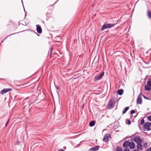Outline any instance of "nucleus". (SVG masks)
<instances>
[{
	"instance_id": "1",
	"label": "nucleus",
	"mask_w": 151,
	"mask_h": 151,
	"mask_svg": "<svg viewBox=\"0 0 151 151\" xmlns=\"http://www.w3.org/2000/svg\"><path fill=\"white\" fill-rule=\"evenodd\" d=\"M115 100L114 98L110 100L107 106V108L108 109H109L114 107L115 105Z\"/></svg>"
},
{
	"instance_id": "2",
	"label": "nucleus",
	"mask_w": 151,
	"mask_h": 151,
	"mask_svg": "<svg viewBox=\"0 0 151 151\" xmlns=\"http://www.w3.org/2000/svg\"><path fill=\"white\" fill-rule=\"evenodd\" d=\"M114 24H104L101 27V31H103L105 29L108 28H111L112 27L114 26Z\"/></svg>"
},
{
	"instance_id": "3",
	"label": "nucleus",
	"mask_w": 151,
	"mask_h": 151,
	"mask_svg": "<svg viewBox=\"0 0 151 151\" xmlns=\"http://www.w3.org/2000/svg\"><path fill=\"white\" fill-rule=\"evenodd\" d=\"M151 126V123L150 122H147L145 123L143 125L144 130L146 131H150L151 129L150 127Z\"/></svg>"
},
{
	"instance_id": "4",
	"label": "nucleus",
	"mask_w": 151,
	"mask_h": 151,
	"mask_svg": "<svg viewBox=\"0 0 151 151\" xmlns=\"http://www.w3.org/2000/svg\"><path fill=\"white\" fill-rule=\"evenodd\" d=\"M104 73V72H102L100 75L95 76L94 78V81H96L101 79L103 77Z\"/></svg>"
},
{
	"instance_id": "5",
	"label": "nucleus",
	"mask_w": 151,
	"mask_h": 151,
	"mask_svg": "<svg viewBox=\"0 0 151 151\" xmlns=\"http://www.w3.org/2000/svg\"><path fill=\"white\" fill-rule=\"evenodd\" d=\"M142 93H140L138 96L137 100V103L138 104H141L142 103Z\"/></svg>"
},
{
	"instance_id": "6",
	"label": "nucleus",
	"mask_w": 151,
	"mask_h": 151,
	"mask_svg": "<svg viewBox=\"0 0 151 151\" xmlns=\"http://www.w3.org/2000/svg\"><path fill=\"white\" fill-rule=\"evenodd\" d=\"M134 141L137 144L142 143V141L139 136L136 137L134 138Z\"/></svg>"
},
{
	"instance_id": "7",
	"label": "nucleus",
	"mask_w": 151,
	"mask_h": 151,
	"mask_svg": "<svg viewBox=\"0 0 151 151\" xmlns=\"http://www.w3.org/2000/svg\"><path fill=\"white\" fill-rule=\"evenodd\" d=\"M110 137V135L109 134H106L104 135L103 139V141L105 142H107L109 140V138Z\"/></svg>"
},
{
	"instance_id": "8",
	"label": "nucleus",
	"mask_w": 151,
	"mask_h": 151,
	"mask_svg": "<svg viewBox=\"0 0 151 151\" xmlns=\"http://www.w3.org/2000/svg\"><path fill=\"white\" fill-rule=\"evenodd\" d=\"M12 89L10 88H4L0 92V94L3 95L4 93L7 92L9 91H11Z\"/></svg>"
},
{
	"instance_id": "9",
	"label": "nucleus",
	"mask_w": 151,
	"mask_h": 151,
	"mask_svg": "<svg viewBox=\"0 0 151 151\" xmlns=\"http://www.w3.org/2000/svg\"><path fill=\"white\" fill-rule=\"evenodd\" d=\"M100 146L99 145H97L95 147H91L89 150V151H97L99 148Z\"/></svg>"
},
{
	"instance_id": "10",
	"label": "nucleus",
	"mask_w": 151,
	"mask_h": 151,
	"mask_svg": "<svg viewBox=\"0 0 151 151\" xmlns=\"http://www.w3.org/2000/svg\"><path fill=\"white\" fill-rule=\"evenodd\" d=\"M36 26L37 32L39 34H41L42 33V29L40 26L39 25H37Z\"/></svg>"
},
{
	"instance_id": "11",
	"label": "nucleus",
	"mask_w": 151,
	"mask_h": 151,
	"mask_svg": "<svg viewBox=\"0 0 151 151\" xmlns=\"http://www.w3.org/2000/svg\"><path fill=\"white\" fill-rule=\"evenodd\" d=\"M130 142L128 141H127L124 142L123 144V146L124 148H127L129 146Z\"/></svg>"
},
{
	"instance_id": "12",
	"label": "nucleus",
	"mask_w": 151,
	"mask_h": 151,
	"mask_svg": "<svg viewBox=\"0 0 151 151\" xmlns=\"http://www.w3.org/2000/svg\"><path fill=\"white\" fill-rule=\"evenodd\" d=\"M129 148L131 149H134L135 148V145L133 142H131L129 143Z\"/></svg>"
},
{
	"instance_id": "13",
	"label": "nucleus",
	"mask_w": 151,
	"mask_h": 151,
	"mask_svg": "<svg viewBox=\"0 0 151 151\" xmlns=\"http://www.w3.org/2000/svg\"><path fill=\"white\" fill-rule=\"evenodd\" d=\"M151 89V86L148 85L147 84L145 86V89L146 91H150Z\"/></svg>"
},
{
	"instance_id": "14",
	"label": "nucleus",
	"mask_w": 151,
	"mask_h": 151,
	"mask_svg": "<svg viewBox=\"0 0 151 151\" xmlns=\"http://www.w3.org/2000/svg\"><path fill=\"white\" fill-rule=\"evenodd\" d=\"M137 147L138 150H142V146L141 145V143H139L137 144Z\"/></svg>"
},
{
	"instance_id": "15",
	"label": "nucleus",
	"mask_w": 151,
	"mask_h": 151,
	"mask_svg": "<svg viewBox=\"0 0 151 151\" xmlns=\"http://www.w3.org/2000/svg\"><path fill=\"white\" fill-rule=\"evenodd\" d=\"M118 94L119 95H121L124 92V90L122 89L119 90L118 91Z\"/></svg>"
},
{
	"instance_id": "16",
	"label": "nucleus",
	"mask_w": 151,
	"mask_h": 151,
	"mask_svg": "<svg viewBox=\"0 0 151 151\" xmlns=\"http://www.w3.org/2000/svg\"><path fill=\"white\" fill-rule=\"evenodd\" d=\"M129 109V107H125V108H124V110L122 111V114H124Z\"/></svg>"
},
{
	"instance_id": "17",
	"label": "nucleus",
	"mask_w": 151,
	"mask_h": 151,
	"mask_svg": "<svg viewBox=\"0 0 151 151\" xmlns=\"http://www.w3.org/2000/svg\"><path fill=\"white\" fill-rule=\"evenodd\" d=\"M95 121H91L89 123V126L90 127H93L95 125Z\"/></svg>"
},
{
	"instance_id": "18",
	"label": "nucleus",
	"mask_w": 151,
	"mask_h": 151,
	"mask_svg": "<svg viewBox=\"0 0 151 151\" xmlns=\"http://www.w3.org/2000/svg\"><path fill=\"white\" fill-rule=\"evenodd\" d=\"M147 15L149 18L150 19L151 18V12L149 10L147 12Z\"/></svg>"
},
{
	"instance_id": "19",
	"label": "nucleus",
	"mask_w": 151,
	"mask_h": 151,
	"mask_svg": "<svg viewBox=\"0 0 151 151\" xmlns=\"http://www.w3.org/2000/svg\"><path fill=\"white\" fill-rule=\"evenodd\" d=\"M116 151H123L122 148L120 147H117L116 148Z\"/></svg>"
},
{
	"instance_id": "20",
	"label": "nucleus",
	"mask_w": 151,
	"mask_h": 151,
	"mask_svg": "<svg viewBox=\"0 0 151 151\" xmlns=\"http://www.w3.org/2000/svg\"><path fill=\"white\" fill-rule=\"evenodd\" d=\"M147 84H148V85L151 86V80L150 79H149L148 81L147 82Z\"/></svg>"
},
{
	"instance_id": "21",
	"label": "nucleus",
	"mask_w": 151,
	"mask_h": 151,
	"mask_svg": "<svg viewBox=\"0 0 151 151\" xmlns=\"http://www.w3.org/2000/svg\"><path fill=\"white\" fill-rule=\"evenodd\" d=\"M126 123L128 124H130L131 123V122L130 120H127L126 121Z\"/></svg>"
},
{
	"instance_id": "22",
	"label": "nucleus",
	"mask_w": 151,
	"mask_h": 151,
	"mask_svg": "<svg viewBox=\"0 0 151 151\" xmlns=\"http://www.w3.org/2000/svg\"><path fill=\"white\" fill-rule=\"evenodd\" d=\"M147 145H148V143L147 142H145V143H144V144L143 145L144 147L145 148H146L147 146Z\"/></svg>"
},
{
	"instance_id": "23",
	"label": "nucleus",
	"mask_w": 151,
	"mask_h": 151,
	"mask_svg": "<svg viewBox=\"0 0 151 151\" xmlns=\"http://www.w3.org/2000/svg\"><path fill=\"white\" fill-rule=\"evenodd\" d=\"M145 123V121L144 119H142L141 121V124L142 125Z\"/></svg>"
},
{
	"instance_id": "24",
	"label": "nucleus",
	"mask_w": 151,
	"mask_h": 151,
	"mask_svg": "<svg viewBox=\"0 0 151 151\" xmlns=\"http://www.w3.org/2000/svg\"><path fill=\"white\" fill-rule=\"evenodd\" d=\"M135 112V111L134 110H132V111H131L130 114H134Z\"/></svg>"
},
{
	"instance_id": "25",
	"label": "nucleus",
	"mask_w": 151,
	"mask_h": 151,
	"mask_svg": "<svg viewBox=\"0 0 151 151\" xmlns=\"http://www.w3.org/2000/svg\"><path fill=\"white\" fill-rule=\"evenodd\" d=\"M147 119L149 121H151V116H148Z\"/></svg>"
},
{
	"instance_id": "26",
	"label": "nucleus",
	"mask_w": 151,
	"mask_h": 151,
	"mask_svg": "<svg viewBox=\"0 0 151 151\" xmlns=\"http://www.w3.org/2000/svg\"><path fill=\"white\" fill-rule=\"evenodd\" d=\"M124 151H130V150L128 148H126L124 149Z\"/></svg>"
},
{
	"instance_id": "27",
	"label": "nucleus",
	"mask_w": 151,
	"mask_h": 151,
	"mask_svg": "<svg viewBox=\"0 0 151 151\" xmlns=\"http://www.w3.org/2000/svg\"><path fill=\"white\" fill-rule=\"evenodd\" d=\"M151 151V149L150 148H149L147 150H146L145 151Z\"/></svg>"
},
{
	"instance_id": "28",
	"label": "nucleus",
	"mask_w": 151,
	"mask_h": 151,
	"mask_svg": "<svg viewBox=\"0 0 151 151\" xmlns=\"http://www.w3.org/2000/svg\"><path fill=\"white\" fill-rule=\"evenodd\" d=\"M9 122V120H8L7 121V122H6V124H5V126H7V124H8V123Z\"/></svg>"
},
{
	"instance_id": "29",
	"label": "nucleus",
	"mask_w": 151,
	"mask_h": 151,
	"mask_svg": "<svg viewBox=\"0 0 151 151\" xmlns=\"http://www.w3.org/2000/svg\"><path fill=\"white\" fill-rule=\"evenodd\" d=\"M58 151H64V150L62 149H61L59 150Z\"/></svg>"
},
{
	"instance_id": "30",
	"label": "nucleus",
	"mask_w": 151,
	"mask_h": 151,
	"mask_svg": "<svg viewBox=\"0 0 151 151\" xmlns=\"http://www.w3.org/2000/svg\"><path fill=\"white\" fill-rule=\"evenodd\" d=\"M143 97L145 99H147V98L145 97V96L143 95Z\"/></svg>"
},
{
	"instance_id": "31",
	"label": "nucleus",
	"mask_w": 151,
	"mask_h": 151,
	"mask_svg": "<svg viewBox=\"0 0 151 151\" xmlns=\"http://www.w3.org/2000/svg\"><path fill=\"white\" fill-rule=\"evenodd\" d=\"M84 104H83V105H82V108L83 107H84Z\"/></svg>"
},
{
	"instance_id": "32",
	"label": "nucleus",
	"mask_w": 151,
	"mask_h": 151,
	"mask_svg": "<svg viewBox=\"0 0 151 151\" xmlns=\"http://www.w3.org/2000/svg\"><path fill=\"white\" fill-rule=\"evenodd\" d=\"M57 88L58 89H59V88H58V87H57Z\"/></svg>"
},
{
	"instance_id": "33",
	"label": "nucleus",
	"mask_w": 151,
	"mask_h": 151,
	"mask_svg": "<svg viewBox=\"0 0 151 151\" xmlns=\"http://www.w3.org/2000/svg\"><path fill=\"white\" fill-rule=\"evenodd\" d=\"M57 88L58 89H59V88H58V87H57Z\"/></svg>"
},
{
	"instance_id": "34",
	"label": "nucleus",
	"mask_w": 151,
	"mask_h": 151,
	"mask_svg": "<svg viewBox=\"0 0 151 151\" xmlns=\"http://www.w3.org/2000/svg\"><path fill=\"white\" fill-rule=\"evenodd\" d=\"M150 79L151 80V79Z\"/></svg>"
}]
</instances>
